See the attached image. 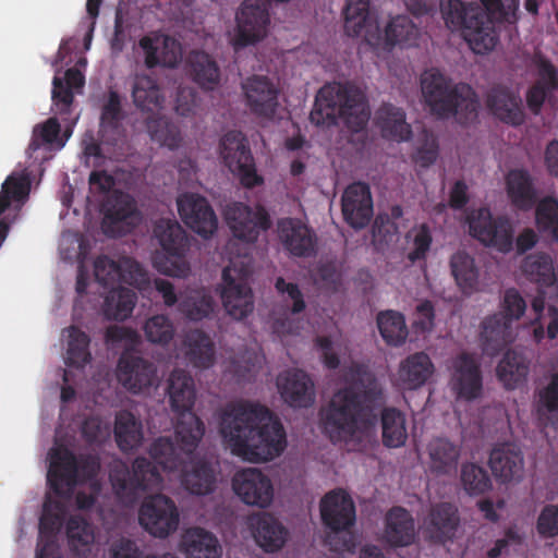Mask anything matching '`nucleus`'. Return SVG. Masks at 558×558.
I'll list each match as a JSON object with an SVG mask.
<instances>
[{"instance_id": "f257e3e1", "label": "nucleus", "mask_w": 558, "mask_h": 558, "mask_svg": "<svg viewBox=\"0 0 558 558\" xmlns=\"http://www.w3.org/2000/svg\"><path fill=\"white\" fill-rule=\"evenodd\" d=\"M194 451L186 452L181 444H174L169 437L157 438L149 448L155 463L137 457L132 470L123 462L111 468L109 478L114 494L123 502L133 504L141 494L159 488L162 476L156 464L163 471H179L182 486L191 494L204 496L213 493L216 487L215 470L206 461L193 462Z\"/></svg>"}, {"instance_id": "f03ea898", "label": "nucleus", "mask_w": 558, "mask_h": 558, "mask_svg": "<svg viewBox=\"0 0 558 558\" xmlns=\"http://www.w3.org/2000/svg\"><path fill=\"white\" fill-rule=\"evenodd\" d=\"M383 402L377 378L364 365L354 364L348 372L345 386L319 412L323 432L335 444H352L353 450L363 451Z\"/></svg>"}, {"instance_id": "7ed1b4c3", "label": "nucleus", "mask_w": 558, "mask_h": 558, "mask_svg": "<svg viewBox=\"0 0 558 558\" xmlns=\"http://www.w3.org/2000/svg\"><path fill=\"white\" fill-rule=\"evenodd\" d=\"M219 430L232 453L251 462L270 461L287 446L282 423L258 402L228 403L220 415Z\"/></svg>"}, {"instance_id": "20e7f679", "label": "nucleus", "mask_w": 558, "mask_h": 558, "mask_svg": "<svg viewBox=\"0 0 558 558\" xmlns=\"http://www.w3.org/2000/svg\"><path fill=\"white\" fill-rule=\"evenodd\" d=\"M168 395L175 413L174 437L186 452L196 450L204 434V422L193 412L196 399L194 380L183 369H174L168 380Z\"/></svg>"}, {"instance_id": "39448f33", "label": "nucleus", "mask_w": 558, "mask_h": 558, "mask_svg": "<svg viewBox=\"0 0 558 558\" xmlns=\"http://www.w3.org/2000/svg\"><path fill=\"white\" fill-rule=\"evenodd\" d=\"M440 12L446 26L461 31L475 53H486L497 45L495 24L480 5L465 4L461 0H441Z\"/></svg>"}, {"instance_id": "423d86ee", "label": "nucleus", "mask_w": 558, "mask_h": 558, "mask_svg": "<svg viewBox=\"0 0 558 558\" xmlns=\"http://www.w3.org/2000/svg\"><path fill=\"white\" fill-rule=\"evenodd\" d=\"M154 235L162 250L153 257L155 268L167 276L186 277L191 269L185 258L190 246L185 230L177 220L159 219L154 226Z\"/></svg>"}, {"instance_id": "0eeeda50", "label": "nucleus", "mask_w": 558, "mask_h": 558, "mask_svg": "<svg viewBox=\"0 0 558 558\" xmlns=\"http://www.w3.org/2000/svg\"><path fill=\"white\" fill-rule=\"evenodd\" d=\"M253 274L252 258L231 259L222 270L220 296L227 313L236 320L247 317L254 310L253 291L248 284Z\"/></svg>"}, {"instance_id": "6e6552de", "label": "nucleus", "mask_w": 558, "mask_h": 558, "mask_svg": "<svg viewBox=\"0 0 558 558\" xmlns=\"http://www.w3.org/2000/svg\"><path fill=\"white\" fill-rule=\"evenodd\" d=\"M49 456L47 482L57 496L72 493L80 480H90L99 470V463L95 458L86 456L77 459L65 447L52 448Z\"/></svg>"}, {"instance_id": "1a4fd4ad", "label": "nucleus", "mask_w": 558, "mask_h": 558, "mask_svg": "<svg viewBox=\"0 0 558 558\" xmlns=\"http://www.w3.org/2000/svg\"><path fill=\"white\" fill-rule=\"evenodd\" d=\"M425 105H480L470 84L452 80L437 69L425 71L421 76Z\"/></svg>"}, {"instance_id": "9d476101", "label": "nucleus", "mask_w": 558, "mask_h": 558, "mask_svg": "<svg viewBox=\"0 0 558 558\" xmlns=\"http://www.w3.org/2000/svg\"><path fill=\"white\" fill-rule=\"evenodd\" d=\"M470 234L485 246L509 253L513 248V226L506 216L493 217L486 207L474 210L469 217Z\"/></svg>"}, {"instance_id": "9b49d317", "label": "nucleus", "mask_w": 558, "mask_h": 558, "mask_svg": "<svg viewBox=\"0 0 558 558\" xmlns=\"http://www.w3.org/2000/svg\"><path fill=\"white\" fill-rule=\"evenodd\" d=\"M94 272L97 282L105 288L126 283L142 291L150 283L147 271L131 257L116 262L106 255L99 256L94 263Z\"/></svg>"}, {"instance_id": "f8f14e48", "label": "nucleus", "mask_w": 558, "mask_h": 558, "mask_svg": "<svg viewBox=\"0 0 558 558\" xmlns=\"http://www.w3.org/2000/svg\"><path fill=\"white\" fill-rule=\"evenodd\" d=\"M220 154L230 171L239 175L242 185L251 189L263 183V178L256 172L253 155L242 132L226 133L220 142Z\"/></svg>"}, {"instance_id": "ddd939ff", "label": "nucleus", "mask_w": 558, "mask_h": 558, "mask_svg": "<svg viewBox=\"0 0 558 558\" xmlns=\"http://www.w3.org/2000/svg\"><path fill=\"white\" fill-rule=\"evenodd\" d=\"M141 525L153 536L165 538L179 525V511L174 501L157 494L144 499L138 511Z\"/></svg>"}, {"instance_id": "4468645a", "label": "nucleus", "mask_w": 558, "mask_h": 558, "mask_svg": "<svg viewBox=\"0 0 558 558\" xmlns=\"http://www.w3.org/2000/svg\"><path fill=\"white\" fill-rule=\"evenodd\" d=\"M142 215L135 199L128 193L114 191L104 204V233L116 238L128 234L140 225Z\"/></svg>"}, {"instance_id": "2eb2a0df", "label": "nucleus", "mask_w": 558, "mask_h": 558, "mask_svg": "<svg viewBox=\"0 0 558 558\" xmlns=\"http://www.w3.org/2000/svg\"><path fill=\"white\" fill-rule=\"evenodd\" d=\"M225 218L233 236L246 243H254L260 232L271 226L270 217L263 206L253 209L241 202L229 204Z\"/></svg>"}, {"instance_id": "dca6fc26", "label": "nucleus", "mask_w": 558, "mask_h": 558, "mask_svg": "<svg viewBox=\"0 0 558 558\" xmlns=\"http://www.w3.org/2000/svg\"><path fill=\"white\" fill-rule=\"evenodd\" d=\"M450 387L458 400L474 401L483 395V374L473 353L461 352L451 366Z\"/></svg>"}, {"instance_id": "f3484780", "label": "nucleus", "mask_w": 558, "mask_h": 558, "mask_svg": "<svg viewBox=\"0 0 558 558\" xmlns=\"http://www.w3.org/2000/svg\"><path fill=\"white\" fill-rule=\"evenodd\" d=\"M269 13L260 0H245L236 13L234 47L243 48L263 39L269 24Z\"/></svg>"}, {"instance_id": "a211bd4d", "label": "nucleus", "mask_w": 558, "mask_h": 558, "mask_svg": "<svg viewBox=\"0 0 558 558\" xmlns=\"http://www.w3.org/2000/svg\"><path fill=\"white\" fill-rule=\"evenodd\" d=\"M156 376L153 362L144 359L138 352L125 349L117 364V379L128 391L138 393L149 388Z\"/></svg>"}, {"instance_id": "6ab92c4d", "label": "nucleus", "mask_w": 558, "mask_h": 558, "mask_svg": "<svg viewBox=\"0 0 558 558\" xmlns=\"http://www.w3.org/2000/svg\"><path fill=\"white\" fill-rule=\"evenodd\" d=\"M177 204L184 223L201 236L207 239L217 230V216L204 196L185 193L178 197Z\"/></svg>"}, {"instance_id": "aec40b11", "label": "nucleus", "mask_w": 558, "mask_h": 558, "mask_svg": "<svg viewBox=\"0 0 558 558\" xmlns=\"http://www.w3.org/2000/svg\"><path fill=\"white\" fill-rule=\"evenodd\" d=\"M232 488L239 498L248 506L268 507L274 499V486L270 478L255 468L235 473Z\"/></svg>"}, {"instance_id": "412c9836", "label": "nucleus", "mask_w": 558, "mask_h": 558, "mask_svg": "<svg viewBox=\"0 0 558 558\" xmlns=\"http://www.w3.org/2000/svg\"><path fill=\"white\" fill-rule=\"evenodd\" d=\"M278 239L283 248L295 257H311L317 251L315 231L298 218H282L277 222Z\"/></svg>"}, {"instance_id": "4be33fe9", "label": "nucleus", "mask_w": 558, "mask_h": 558, "mask_svg": "<svg viewBox=\"0 0 558 558\" xmlns=\"http://www.w3.org/2000/svg\"><path fill=\"white\" fill-rule=\"evenodd\" d=\"M537 78L526 94V105H558V69L537 50L532 57Z\"/></svg>"}, {"instance_id": "5701e85b", "label": "nucleus", "mask_w": 558, "mask_h": 558, "mask_svg": "<svg viewBox=\"0 0 558 558\" xmlns=\"http://www.w3.org/2000/svg\"><path fill=\"white\" fill-rule=\"evenodd\" d=\"M341 209L345 222L360 230L365 228L373 217V199L369 186L364 182H354L343 192Z\"/></svg>"}, {"instance_id": "b1692460", "label": "nucleus", "mask_w": 558, "mask_h": 558, "mask_svg": "<svg viewBox=\"0 0 558 558\" xmlns=\"http://www.w3.org/2000/svg\"><path fill=\"white\" fill-rule=\"evenodd\" d=\"M323 523L331 531H344L355 522V507L352 498L343 489L327 493L320 501Z\"/></svg>"}, {"instance_id": "393cba45", "label": "nucleus", "mask_w": 558, "mask_h": 558, "mask_svg": "<svg viewBox=\"0 0 558 558\" xmlns=\"http://www.w3.org/2000/svg\"><path fill=\"white\" fill-rule=\"evenodd\" d=\"M371 114V107H313L310 120L317 126L327 128L342 121L351 132L357 133L367 125Z\"/></svg>"}, {"instance_id": "a878e982", "label": "nucleus", "mask_w": 558, "mask_h": 558, "mask_svg": "<svg viewBox=\"0 0 558 558\" xmlns=\"http://www.w3.org/2000/svg\"><path fill=\"white\" fill-rule=\"evenodd\" d=\"M278 389L286 403L292 408H308L315 399L314 384L300 369L288 371L277 380Z\"/></svg>"}, {"instance_id": "bb28decb", "label": "nucleus", "mask_w": 558, "mask_h": 558, "mask_svg": "<svg viewBox=\"0 0 558 558\" xmlns=\"http://www.w3.org/2000/svg\"><path fill=\"white\" fill-rule=\"evenodd\" d=\"M481 327L480 348L486 356H497L514 339L512 326L500 314L486 317Z\"/></svg>"}, {"instance_id": "cd10ccee", "label": "nucleus", "mask_w": 558, "mask_h": 558, "mask_svg": "<svg viewBox=\"0 0 558 558\" xmlns=\"http://www.w3.org/2000/svg\"><path fill=\"white\" fill-rule=\"evenodd\" d=\"M248 527L256 544L267 553L279 550L288 536L287 529L266 512L250 517Z\"/></svg>"}, {"instance_id": "c85d7f7f", "label": "nucleus", "mask_w": 558, "mask_h": 558, "mask_svg": "<svg viewBox=\"0 0 558 558\" xmlns=\"http://www.w3.org/2000/svg\"><path fill=\"white\" fill-rule=\"evenodd\" d=\"M459 522L457 507L450 502H439L430 509L426 532L432 541L442 544L453 538Z\"/></svg>"}, {"instance_id": "c756f323", "label": "nucleus", "mask_w": 558, "mask_h": 558, "mask_svg": "<svg viewBox=\"0 0 558 558\" xmlns=\"http://www.w3.org/2000/svg\"><path fill=\"white\" fill-rule=\"evenodd\" d=\"M314 105H368L364 88L353 81L330 82L319 88Z\"/></svg>"}, {"instance_id": "7c9ffc66", "label": "nucleus", "mask_w": 558, "mask_h": 558, "mask_svg": "<svg viewBox=\"0 0 558 558\" xmlns=\"http://www.w3.org/2000/svg\"><path fill=\"white\" fill-rule=\"evenodd\" d=\"M141 110V117L145 119L147 131L153 141L169 149H175L182 142L179 128L168 118L160 113V110H153V107H137ZM163 109L165 107H156Z\"/></svg>"}, {"instance_id": "2f4dec72", "label": "nucleus", "mask_w": 558, "mask_h": 558, "mask_svg": "<svg viewBox=\"0 0 558 558\" xmlns=\"http://www.w3.org/2000/svg\"><path fill=\"white\" fill-rule=\"evenodd\" d=\"M159 37L143 36L138 46L144 52V64L147 69L157 66L175 68L181 59V53L175 49V41L165 36L162 39V49L160 51Z\"/></svg>"}, {"instance_id": "473e14b6", "label": "nucleus", "mask_w": 558, "mask_h": 558, "mask_svg": "<svg viewBox=\"0 0 558 558\" xmlns=\"http://www.w3.org/2000/svg\"><path fill=\"white\" fill-rule=\"evenodd\" d=\"M489 466L493 474L502 482L519 477L523 471V454L512 444L495 447L489 454Z\"/></svg>"}, {"instance_id": "72a5a7b5", "label": "nucleus", "mask_w": 558, "mask_h": 558, "mask_svg": "<svg viewBox=\"0 0 558 558\" xmlns=\"http://www.w3.org/2000/svg\"><path fill=\"white\" fill-rule=\"evenodd\" d=\"M506 191L511 204L520 210L531 209L537 201L533 178L525 169H512L507 173Z\"/></svg>"}, {"instance_id": "f704fd0d", "label": "nucleus", "mask_w": 558, "mask_h": 558, "mask_svg": "<svg viewBox=\"0 0 558 558\" xmlns=\"http://www.w3.org/2000/svg\"><path fill=\"white\" fill-rule=\"evenodd\" d=\"M65 507L62 501L47 496L39 519L37 546L57 548V535L64 522Z\"/></svg>"}, {"instance_id": "c9c22d12", "label": "nucleus", "mask_w": 558, "mask_h": 558, "mask_svg": "<svg viewBox=\"0 0 558 558\" xmlns=\"http://www.w3.org/2000/svg\"><path fill=\"white\" fill-rule=\"evenodd\" d=\"M385 538L395 547L411 545L415 539V523L411 513L402 507H393L386 514Z\"/></svg>"}, {"instance_id": "e433bc0d", "label": "nucleus", "mask_w": 558, "mask_h": 558, "mask_svg": "<svg viewBox=\"0 0 558 558\" xmlns=\"http://www.w3.org/2000/svg\"><path fill=\"white\" fill-rule=\"evenodd\" d=\"M428 470L435 475L456 473L460 458V447L447 438H435L427 447Z\"/></svg>"}, {"instance_id": "4c0bfd02", "label": "nucleus", "mask_w": 558, "mask_h": 558, "mask_svg": "<svg viewBox=\"0 0 558 558\" xmlns=\"http://www.w3.org/2000/svg\"><path fill=\"white\" fill-rule=\"evenodd\" d=\"M186 360L196 368L206 369L215 363V344L210 337L199 329L187 331L183 339Z\"/></svg>"}, {"instance_id": "58836bf2", "label": "nucleus", "mask_w": 558, "mask_h": 558, "mask_svg": "<svg viewBox=\"0 0 558 558\" xmlns=\"http://www.w3.org/2000/svg\"><path fill=\"white\" fill-rule=\"evenodd\" d=\"M433 372L430 357L424 352H417L401 362L398 378L404 389L414 390L425 385Z\"/></svg>"}, {"instance_id": "ea45409f", "label": "nucleus", "mask_w": 558, "mask_h": 558, "mask_svg": "<svg viewBox=\"0 0 558 558\" xmlns=\"http://www.w3.org/2000/svg\"><path fill=\"white\" fill-rule=\"evenodd\" d=\"M187 558H220L222 548L217 537L202 527L189 529L182 537Z\"/></svg>"}, {"instance_id": "a19ab883", "label": "nucleus", "mask_w": 558, "mask_h": 558, "mask_svg": "<svg viewBox=\"0 0 558 558\" xmlns=\"http://www.w3.org/2000/svg\"><path fill=\"white\" fill-rule=\"evenodd\" d=\"M375 121L385 138L403 142L412 136L411 125L405 121L402 107H378Z\"/></svg>"}, {"instance_id": "79ce46f5", "label": "nucleus", "mask_w": 558, "mask_h": 558, "mask_svg": "<svg viewBox=\"0 0 558 558\" xmlns=\"http://www.w3.org/2000/svg\"><path fill=\"white\" fill-rule=\"evenodd\" d=\"M530 362L514 350H508L496 367L498 380L508 390H513L526 381Z\"/></svg>"}, {"instance_id": "37998d69", "label": "nucleus", "mask_w": 558, "mask_h": 558, "mask_svg": "<svg viewBox=\"0 0 558 558\" xmlns=\"http://www.w3.org/2000/svg\"><path fill=\"white\" fill-rule=\"evenodd\" d=\"M113 432L117 445L123 452L140 447L144 438L142 422L128 410L116 414Z\"/></svg>"}, {"instance_id": "c03bdc74", "label": "nucleus", "mask_w": 558, "mask_h": 558, "mask_svg": "<svg viewBox=\"0 0 558 558\" xmlns=\"http://www.w3.org/2000/svg\"><path fill=\"white\" fill-rule=\"evenodd\" d=\"M344 29L349 36H362L378 28L371 13L369 0H348L343 10Z\"/></svg>"}, {"instance_id": "a18cd8bd", "label": "nucleus", "mask_w": 558, "mask_h": 558, "mask_svg": "<svg viewBox=\"0 0 558 558\" xmlns=\"http://www.w3.org/2000/svg\"><path fill=\"white\" fill-rule=\"evenodd\" d=\"M241 86L247 101L246 105H279L280 88L272 78L266 75H251L242 82Z\"/></svg>"}, {"instance_id": "49530a36", "label": "nucleus", "mask_w": 558, "mask_h": 558, "mask_svg": "<svg viewBox=\"0 0 558 558\" xmlns=\"http://www.w3.org/2000/svg\"><path fill=\"white\" fill-rule=\"evenodd\" d=\"M85 75L77 68H70L62 76L54 75L51 96L54 105H73L74 96L83 94Z\"/></svg>"}, {"instance_id": "de8ad7c7", "label": "nucleus", "mask_w": 558, "mask_h": 558, "mask_svg": "<svg viewBox=\"0 0 558 558\" xmlns=\"http://www.w3.org/2000/svg\"><path fill=\"white\" fill-rule=\"evenodd\" d=\"M190 74L202 88L213 90L219 84L220 70L217 62L204 51H193L187 59Z\"/></svg>"}, {"instance_id": "09e8293b", "label": "nucleus", "mask_w": 558, "mask_h": 558, "mask_svg": "<svg viewBox=\"0 0 558 558\" xmlns=\"http://www.w3.org/2000/svg\"><path fill=\"white\" fill-rule=\"evenodd\" d=\"M450 269L462 293L470 295L477 290L480 271L471 255L456 252L450 258Z\"/></svg>"}, {"instance_id": "8fccbe9b", "label": "nucleus", "mask_w": 558, "mask_h": 558, "mask_svg": "<svg viewBox=\"0 0 558 558\" xmlns=\"http://www.w3.org/2000/svg\"><path fill=\"white\" fill-rule=\"evenodd\" d=\"M381 438L387 448H399L408 438L404 414L396 408H385L380 414Z\"/></svg>"}, {"instance_id": "3c124183", "label": "nucleus", "mask_w": 558, "mask_h": 558, "mask_svg": "<svg viewBox=\"0 0 558 558\" xmlns=\"http://www.w3.org/2000/svg\"><path fill=\"white\" fill-rule=\"evenodd\" d=\"M215 300L204 289L180 294L178 310L187 319L199 322L210 316L215 310Z\"/></svg>"}, {"instance_id": "603ef678", "label": "nucleus", "mask_w": 558, "mask_h": 558, "mask_svg": "<svg viewBox=\"0 0 558 558\" xmlns=\"http://www.w3.org/2000/svg\"><path fill=\"white\" fill-rule=\"evenodd\" d=\"M137 301L136 293L123 287L112 288L104 302V314L108 319L124 320L131 316Z\"/></svg>"}, {"instance_id": "864d4df0", "label": "nucleus", "mask_w": 558, "mask_h": 558, "mask_svg": "<svg viewBox=\"0 0 558 558\" xmlns=\"http://www.w3.org/2000/svg\"><path fill=\"white\" fill-rule=\"evenodd\" d=\"M522 271L529 280L541 287H550L556 281L553 259L546 253L527 255L522 263Z\"/></svg>"}, {"instance_id": "5fc2aeb1", "label": "nucleus", "mask_w": 558, "mask_h": 558, "mask_svg": "<svg viewBox=\"0 0 558 558\" xmlns=\"http://www.w3.org/2000/svg\"><path fill=\"white\" fill-rule=\"evenodd\" d=\"M377 326L380 336L387 344L399 347L408 337V328L404 316L396 311L387 310L378 313Z\"/></svg>"}, {"instance_id": "6e6d98bb", "label": "nucleus", "mask_w": 558, "mask_h": 558, "mask_svg": "<svg viewBox=\"0 0 558 558\" xmlns=\"http://www.w3.org/2000/svg\"><path fill=\"white\" fill-rule=\"evenodd\" d=\"M64 332L68 337L66 364L77 368L84 367L92 360L89 336L76 326H70Z\"/></svg>"}, {"instance_id": "4d7b16f0", "label": "nucleus", "mask_w": 558, "mask_h": 558, "mask_svg": "<svg viewBox=\"0 0 558 558\" xmlns=\"http://www.w3.org/2000/svg\"><path fill=\"white\" fill-rule=\"evenodd\" d=\"M535 226L539 233L558 242V198L543 197L535 208Z\"/></svg>"}, {"instance_id": "13d9d810", "label": "nucleus", "mask_w": 558, "mask_h": 558, "mask_svg": "<svg viewBox=\"0 0 558 558\" xmlns=\"http://www.w3.org/2000/svg\"><path fill=\"white\" fill-rule=\"evenodd\" d=\"M417 35V27L407 15L392 17L385 28V39L386 44L389 46H411L415 43Z\"/></svg>"}, {"instance_id": "bf43d9fd", "label": "nucleus", "mask_w": 558, "mask_h": 558, "mask_svg": "<svg viewBox=\"0 0 558 558\" xmlns=\"http://www.w3.org/2000/svg\"><path fill=\"white\" fill-rule=\"evenodd\" d=\"M61 124L58 118H49L45 122L35 125L31 143L28 145V151L34 153L41 146L63 147L65 137H60Z\"/></svg>"}, {"instance_id": "052dcab7", "label": "nucleus", "mask_w": 558, "mask_h": 558, "mask_svg": "<svg viewBox=\"0 0 558 558\" xmlns=\"http://www.w3.org/2000/svg\"><path fill=\"white\" fill-rule=\"evenodd\" d=\"M461 483L469 495H481L492 488V481L487 471L475 463L462 465Z\"/></svg>"}, {"instance_id": "680f3d73", "label": "nucleus", "mask_w": 558, "mask_h": 558, "mask_svg": "<svg viewBox=\"0 0 558 558\" xmlns=\"http://www.w3.org/2000/svg\"><path fill=\"white\" fill-rule=\"evenodd\" d=\"M536 411L542 424H547L549 414L558 412V373L550 376L549 383L538 390Z\"/></svg>"}, {"instance_id": "e2e57ef3", "label": "nucleus", "mask_w": 558, "mask_h": 558, "mask_svg": "<svg viewBox=\"0 0 558 558\" xmlns=\"http://www.w3.org/2000/svg\"><path fill=\"white\" fill-rule=\"evenodd\" d=\"M66 536L72 550L80 553L94 542L92 525L82 517H71L66 522Z\"/></svg>"}, {"instance_id": "0e129e2a", "label": "nucleus", "mask_w": 558, "mask_h": 558, "mask_svg": "<svg viewBox=\"0 0 558 558\" xmlns=\"http://www.w3.org/2000/svg\"><path fill=\"white\" fill-rule=\"evenodd\" d=\"M439 144L433 132L423 129L417 137V146L412 155L413 161L422 168H428L438 158Z\"/></svg>"}, {"instance_id": "69168bd1", "label": "nucleus", "mask_w": 558, "mask_h": 558, "mask_svg": "<svg viewBox=\"0 0 558 558\" xmlns=\"http://www.w3.org/2000/svg\"><path fill=\"white\" fill-rule=\"evenodd\" d=\"M144 332L151 343L168 344L174 336L172 322L166 315H155L144 325Z\"/></svg>"}, {"instance_id": "338daca9", "label": "nucleus", "mask_w": 558, "mask_h": 558, "mask_svg": "<svg viewBox=\"0 0 558 558\" xmlns=\"http://www.w3.org/2000/svg\"><path fill=\"white\" fill-rule=\"evenodd\" d=\"M133 105H161L160 90L148 76L136 78L133 86Z\"/></svg>"}, {"instance_id": "774afa93", "label": "nucleus", "mask_w": 558, "mask_h": 558, "mask_svg": "<svg viewBox=\"0 0 558 558\" xmlns=\"http://www.w3.org/2000/svg\"><path fill=\"white\" fill-rule=\"evenodd\" d=\"M485 12L502 22L515 23L520 0H481Z\"/></svg>"}]
</instances>
